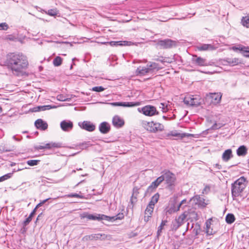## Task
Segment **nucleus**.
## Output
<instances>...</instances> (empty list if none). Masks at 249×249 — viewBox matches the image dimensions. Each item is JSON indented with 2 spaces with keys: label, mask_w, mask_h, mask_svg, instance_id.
I'll use <instances>...</instances> for the list:
<instances>
[{
  "label": "nucleus",
  "mask_w": 249,
  "mask_h": 249,
  "mask_svg": "<svg viewBox=\"0 0 249 249\" xmlns=\"http://www.w3.org/2000/svg\"><path fill=\"white\" fill-rule=\"evenodd\" d=\"M160 108L161 109L163 112H165L168 110L167 105L166 103H160Z\"/></svg>",
  "instance_id": "obj_48"
},
{
  "label": "nucleus",
  "mask_w": 249,
  "mask_h": 249,
  "mask_svg": "<svg viewBox=\"0 0 249 249\" xmlns=\"http://www.w3.org/2000/svg\"><path fill=\"white\" fill-rule=\"evenodd\" d=\"M226 221L228 224H231L235 221V217L232 213H228L227 214L226 218Z\"/></svg>",
  "instance_id": "obj_37"
},
{
  "label": "nucleus",
  "mask_w": 249,
  "mask_h": 249,
  "mask_svg": "<svg viewBox=\"0 0 249 249\" xmlns=\"http://www.w3.org/2000/svg\"><path fill=\"white\" fill-rule=\"evenodd\" d=\"M43 204V203H42L41 201L35 207V209H37V208H39V207L41 206Z\"/></svg>",
  "instance_id": "obj_64"
},
{
  "label": "nucleus",
  "mask_w": 249,
  "mask_h": 249,
  "mask_svg": "<svg viewBox=\"0 0 249 249\" xmlns=\"http://www.w3.org/2000/svg\"><path fill=\"white\" fill-rule=\"evenodd\" d=\"M191 229H193L192 232L195 236H196L199 233V232L201 230L200 225L197 223L196 224H193L191 226Z\"/></svg>",
  "instance_id": "obj_30"
},
{
  "label": "nucleus",
  "mask_w": 249,
  "mask_h": 249,
  "mask_svg": "<svg viewBox=\"0 0 249 249\" xmlns=\"http://www.w3.org/2000/svg\"><path fill=\"white\" fill-rule=\"evenodd\" d=\"M221 93H211L210 94L211 103L216 105L219 103L221 100Z\"/></svg>",
  "instance_id": "obj_21"
},
{
  "label": "nucleus",
  "mask_w": 249,
  "mask_h": 249,
  "mask_svg": "<svg viewBox=\"0 0 249 249\" xmlns=\"http://www.w3.org/2000/svg\"><path fill=\"white\" fill-rule=\"evenodd\" d=\"M80 217L81 219L86 218L89 220H105L108 221H114L117 219H122L124 218V216L122 215H121V217H117L116 216H109L101 214H96V215H93L88 213H84L80 215Z\"/></svg>",
  "instance_id": "obj_3"
},
{
  "label": "nucleus",
  "mask_w": 249,
  "mask_h": 249,
  "mask_svg": "<svg viewBox=\"0 0 249 249\" xmlns=\"http://www.w3.org/2000/svg\"><path fill=\"white\" fill-rule=\"evenodd\" d=\"M32 218L30 217V216H28L24 221L23 223V226H26L32 220Z\"/></svg>",
  "instance_id": "obj_55"
},
{
  "label": "nucleus",
  "mask_w": 249,
  "mask_h": 249,
  "mask_svg": "<svg viewBox=\"0 0 249 249\" xmlns=\"http://www.w3.org/2000/svg\"><path fill=\"white\" fill-rule=\"evenodd\" d=\"M157 45L159 46L160 49H167L175 46L176 44L175 41L170 39H165L163 40H158Z\"/></svg>",
  "instance_id": "obj_8"
},
{
  "label": "nucleus",
  "mask_w": 249,
  "mask_h": 249,
  "mask_svg": "<svg viewBox=\"0 0 249 249\" xmlns=\"http://www.w3.org/2000/svg\"><path fill=\"white\" fill-rule=\"evenodd\" d=\"M110 125L107 122H102L99 125V130L102 133L106 134L108 133L110 130Z\"/></svg>",
  "instance_id": "obj_16"
},
{
  "label": "nucleus",
  "mask_w": 249,
  "mask_h": 249,
  "mask_svg": "<svg viewBox=\"0 0 249 249\" xmlns=\"http://www.w3.org/2000/svg\"><path fill=\"white\" fill-rule=\"evenodd\" d=\"M36 209H34L33 211L30 214L29 216L30 217L32 218L33 216H34V215L35 214L36 212Z\"/></svg>",
  "instance_id": "obj_61"
},
{
  "label": "nucleus",
  "mask_w": 249,
  "mask_h": 249,
  "mask_svg": "<svg viewBox=\"0 0 249 249\" xmlns=\"http://www.w3.org/2000/svg\"><path fill=\"white\" fill-rule=\"evenodd\" d=\"M139 194V188L137 187H135L133 189L132 196H136L137 197L138 195Z\"/></svg>",
  "instance_id": "obj_54"
},
{
  "label": "nucleus",
  "mask_w": 249,
  "mask_h": 249,
  "mask_svg": "<svg viewBox=\"0 0 249 249\" xmlns=\"http://www.w3.org/2000/svg\"><path fill=\"white\" fill-rule=\"evenodd\" d=\"M138 111L147 116H153L159 114L156 107L151 105H146L142 107L138 108Z\"/></svg>",
  "instance_id": "obj_4"
},
{
  "label": "nucleus",
  "mask_w": 249,
  "mask_h": 249,
  "mask_svg": "<svg viewBox=\"0 0 249 249\" xmlns=\"http://www.w3.org/2000/svg\"><path fill=\"white\" fill-rule=\"evenodd\" d=\"M164 57H163V56H160L158 59V60L160 61V62H161L162 63H164V62L163 61V60H164Z\"/></svg>",
  "instance_id": "obj_62"
},
{
  "label": "nucleus",
  "mask_w": 249,
  "mask_h": 249,
  "mask_svg": "<svg viewBox=\"0 0 249 249\" xmlns=\"http://www.w3.org/2000/svg\"><path fill=\"white\" fill-rule=\"evenodd\" d=\"M196 49L199 51H205L214 50L215 47L211 44H201L197 46Z\"/></svg>",
  "instance_id": "obj_23"
},
{
  "label": "nucleus",
  "mask_w": 249,
  "mask_h": 249,
  "mask_svg": "<svg viewBox=\"0 0 249 249\" xmlns=\"http://www.w3.org/2000/svg\"><path fill=\"white\" fill-rule=\"evenodd\" d=\"M112 123L113 126L117 128L123 127L124 124V120L118 115L113 117Z\"/></svg>",
  "instance_id": "obj_17"
},
{
  "label": "nucleus",
  "mask_w": 249,
  "mask_h": 249,
  "mask_svg": "<svg viewBox=\"0 0 249 249\" xmlns=\"http://www.w3.org/2000/svg\"><path fill=\"white\" fill-rule=\"evenodd\" d=\"M105 89L102 86H97L93 87L91 90L96 92H101L104 91Z\"/></svg>",
  "instance_id": "obj_47"
},
{
  "label": "nucleus",
  "mask_w": 249,
  "mask_h": 249,
  "mask_svg": "<svg viewBox=\"0 0 249 249\" xmlns=\"http://www.w3.org/2000/svg\"><path fill=\"white\" fill-rule=\"evenodd\" d=\"M211 190V188L209 185H206L204 188L203 189L202 191L203 194H208Z\"/></svg>",
  "instance_id": "obj_53"
},
{
  "label": "nucleus",
  "mask_w": 249,
  "mask_h": 249,
  "mask_svg": "<svg viewBox=\"0 0 249 249\" xmlns=\"http://www.w3.org/2000/svg\"><path fill=\"white\" fill-rule=\"evenodd\" d=\"M187 217V212L185 211L176 219V224H173V229L176 230L184 223V220Z\"/></svg>",
  "instance_id": "obj_12"
},
{
  "label": "nucleus",
  "mask_w": 249,
  "mask_h": 249,
  "mask_svg": "<svg viewBox=\"0 0 249 249\" xmlns=\"http://www.w3.org/2000/svg\"><path fill=\"white\" fill-rule=\"evenodd\" d=\"M147 66L149 69H150V73H153L155 71H157L161 69V68L159 67V64L155 62H153L150 65L148 64Z\"/></svg>",
  "instance_id": "obj_31"
},
{
  "label": "nucleus",
  "mask_w": 249,
  "mask_h": 249,
  "mask_svg": "<svg viewBox=\"0 0 249 249\" xmlns=\"http://www.w3.org/2000/svg\"><path fill=\"white\" fill-rule=\"evenodd\" d=\"M68 197H76L79 198H83L84 197L82 195H80L77 193H71L67 195Z\"/></svg>",
  "instance_id": "obj_49"
},
{
  "label": "nucleus",
  "mask_w": 249,
  "mask_h": 249,
  "mask_svg": "<svg viewBox=\"0 0 249 249\" xmlns=\"http://www.w3.org/2000/svg\"><path fill=\"white\" fill-rule=\"evenodd\" d=\"M40 162V160H27V163L31 166H35V165H37Z\"/></svg>",
  "instance_id": "obj_44"
},
{
  "label": "nucleus",
  "mask_w": 249,
  "mask_h": 249,
  "mask_svg": "<svg viewBox=\"0 0 249 249\" xmlns=\"http://www.w3.org/2000/svg\"><path fill=\"white\" fill-rule=\"evenodd\" d=\"M78 125L82 129L89 132H92L96 128L95 125L90 121H84L83 122H79Z\"/></svg>",
  "instance_id": "obj_9"
},
{
  "label": "nucleus",
  "mask_w": 249,
  "mask_h": 249,
  "mask_svg": "<svg viewBox=\"0 0 249 249\" xmlns=\"http://www.w3.org/2000/svg\"><path fill=\"white\" fill-rule=\"evenodd\" d=\"M227 62L231 66H235L240 63V61L238 58H228Z\"/></svg>",
  "instance_id": "obj_38"
},
{
  "label": "nucleus",
  "mask_w": 249,
  "mask_h": 249,
  "mask_svg": "<svg viewBox=\"0 0 249 249\" xmlns=\"http://www.w3.org/2000/svg\"><path fill=\"white\" fill-rule=\"evenodd\" d=\"M247 151L246 146L241 145L236 150V154L238 156H244L247 154Z\"/></svg>",
  "instance_id": "obj_27"
},
{
  "label": "nucleus",
  "mask_w": 249,
  "mask_h": 249,
  "mask_svg": "<svg viewBox=\"0 0 249 249\" xmlns=\"http://www.w3.org/2000/svg\"><path fill=\"white\" fill-rule=\"evenodd\" d=\"M187 216H189V218L191 219V221L193 220H197L198 219V216L196 212L193 209H190L187 212Z\"/></svg>",
  "instance_id": "obj_26"
},
{
  "label": "nucleus",
  "mask_w": 249,
  "mask_h": 249,
  "mask_svg": "<svg viewBox=\"0 0 249 249\" xmlns=\"http://www.w3.org/2000/svg\"><path fill=\"white\" fill-rule=\"evenodd\" d=\"M241 22L242 25L246 27L247 28H249V16H245L243 17L241 20Z\"/></svg>",
  "instance_id": "obj_39"
},
{
  "label": "nucleus",
  "mask_w": 249,
  "mask_h": 249,
  "mask_svg": "<svg viewBox=\"0 0 249 249\" xmlns=\"http://www.w3.org/2000/svg\"><path fill=\"white\" fill-rule=\"evenodd\" d=\"M142 126L148 131L151 133L154 132V122H147L143 121L142 122Z\"/></svg>",
  "instance_id": "obj_22"
},
{
  "label": "nucleus",
  "mask_w": 249,
  "mask_h": 249,
  "mask_svg": "<svg viewBox=\"0 0 249 249\" xmlns=\"http://www.w3.org/2000/svg\"><path fill=\"white\" fill-rule=\"evenodd\" d=\"M164 126L161 124L159 123L154 122V132L156 133L158 131H162L164 130Z\"/></svg>",
  "instance_id": "obj_35"
},
{
  "label": "nucleus",
  "mask_w": 249,
  "mask_h": 249,
  "mask_svg": "<svg viewBox=\"0 0 249 249\" xmlns=\"http://www.w3.org/2000/svg\"><path fill=\"white\" fill-rule=\"evenodd\" d=\"M92 145V144L89 141L84 142L79 144L78 146L80 149H86Z\"/></svg>",
  "instance_id": "obj_36"
},
{
  "label": "nucleus",
  "mask_w": 249,
  "mask_h": 249,
  "mask_svg": "<svg viewBox=\"0 0 249 249\" xmlns=\"http://www.w3.org/2000/svg\"><path fill=\"white\" fill-rule=\"evenodd\" d=\"M193 135L191 134H186V133H178L176 131H171L170 133H168L167 135V137H169L170 136L173 137H179L181 138L185 137V136H190Z\"/></svg>",
  "instance_id": "obj_29"
},
{
  "label": "nucleus",
  "mask_w": 249,
  "mask_h": 249,
  "mask_svg": "<svg viewBox=\"0 0 249 249\" xmlns=\"http://www.w3.org/2000/svg\"><path fill=\"white\" fill-rule=\"evenodd\" d=\"M205 232L207 235H213L214 232L213 231V229L211 228V222L210 221H207L205 223Z\"/></svg>",
  "instance_id": "obj_32"
},
{
  "label": "nucleus",
  "mask_w": 249,
  "mask_h": 249,
  "mask_svg": "<svg viewBox=\"0 0 249 249\" xmlns=\"http://www.w3.org/2000/svg\"><path fill=\"white\" fill-rule=\"evenodd\" d=\"M157 182H158V183L159 184H160L162 181H164V178L162 176V175L161 176H160V177H158L157 179H156Z\"/></svg>",
  "instance_id": "obj_59"
},
{
  "label": "nucleus",
  "mask_w": 249,
  "mask_h": 249,
  "mask_svg": "<svg viewBox=\"0 0 249 249\" xmlns=\"http://www.w3.org/2000/svg\"><path fill=\"white\" fill-rule=\"evenodd\" d=\"M110 104L113 106H122L124 107H133L140 105L139 102H113Z\"/></svg>",
  "instance_id": "obj_14"
},
{
  "label": "nucleus",
  "mask_w": 249,
  "mask_h": 249,
  "mask_svg": "<svg viewBox=\"0 0 249 249\" xmlns=\"http://www.w3.org/2000/svg\"><path fill=\"white\" fill-rule=\"evenodd\" d=\"M172 58H173V62L175 61H178L179 60L181 59V57L178 54H174L172 56Z\"/></svg>",
  "instance_id": "obj_56"
},
{
  "label": "nucleus",
  "mask_w": 249,
  "mask_h": 249,
  "mask_svg": "<svg viewBox=\"0 0 249 249\" xmlns=\"http://www.w3.org/2000/svg\"><path fill=\"white\" fill-rule=\"evenodd\" d=\"M137 197H136V196H134L132 195L131 199H130V201H131V204H134L135 202H137Z\"/></svg>",
  "instance_id": "obj_58"
},
{
  "label": "nucleus",
  "mask_w": 249,
  "mask_h": 249,
  "mask_svg": "<svg viewBox=\"0 0 249 249\" xmlns=\"http://www.w3.org/2000/svg\"><path fill=\"white\" fill-rule=\"evenodd\" d=\"M164 60H163V61L164 62V63H171L173 62V58H172V56L171 57H164Z\"/></svg>",
  "instance_id": "obj_52"
},
{
  "label": "nucleus",
  "mask_w": 249,
  "mask_h": 249,
  "mask_svg": "<svg viewBox=\"0 0 249 249\" xmlns=\"http://www.w3.org/2000/svg\"><path fill=\"white\" fill-rule=\"evenodd\" d=\"M167 222V220H162V221L160 223V225L159 227V228H160V230H162L164 226L166 225Z\"/></svg>",
  "instance_id": "obj_57"
},
{
  "label": "nucleus",
  "mask_w": 249,
  "mask_h": 249,
  "mask_svg": "<svg viewBox=\"0 0 249 249\" xmlns=\"http://www.w3.org/2000/svg\"><path fill=\"white\" fill-rule=\"evenodd\" d=\"M5 65L13 73L19 75L25 71L29 65L27 57L21 53H12L7 54L5 61Z\"/></svg>",
  "instance_id": "obj_1"
},
{
  "label": "nucleus",
  "mask_w": 249,
  "mask_h": 249,
  "mask_svg": "<svg viewBox=\"0 0 249 249\" xmlns=\"http://www.w3.org/2000/svg\"><path fill=\"white\" fill-rule=\"evenodd\" d=\"M200 100V98L198 96L187 95L184 97L183 102L186 105L197 107L201 103Z\"/></svg>",
  "instance_id": "obj_5"
},
{
  "label": "nucleus",
  "mask_w": 249,
  "mask_h": 249,
  "mask_svg": "<svg viewBox=\"0 0 249 249\" xmlns=\"http://www.w3.org/2000/svg\"><path fill=\"white\" fill-rule=\"evenodd\" d=\"M8 28L9 26L6 22L0 23V30L6 31Z\"/></svg>",
  "instance_id": "obj_50"
},
{
  "label": "nucleus",
  "mask_w": 249,
  "mask_h": 249,
  "mask_svg": "<svg viewBox=\"0 0 249 249\" xmlns=\"http://www.w3.org/2000/svg\"><path fill=\"white\" fill-rule=\"evenodd\" d=\"M62 62V58L60 56L56 57L53 60V64L54 66L58 67L61 65Z\"/></svg>",
  "instance_id": "obj_40"
},
{
  "label": "nucleus",
  "mask_w": 249,
  "mask_h": 249,
  "mask_svg": "<svg viewBox=\"0 0 249 249\" xmlns=\"http://www.w3.org/2000/svg\"><path fill=\"white\" fill-rule=\"evenodd\" d=\"M154 208V206H152L148 204L145 210V215L148 214H152V213H153V212Z\"/></svg>",
  "instance_id": "obj_41"
},
{
  "label": "nucleus",
  "mask_w": 249,
  "mask_h": 249,
  "mask_svg": "<svg viewBox=\"0 0 249 249\" xmlns=\"http://www.w3.org/2000/svg\"><path fill=\"white\" fill-rule=\"evenodd\" d=\"M35 125L37 129L41 130H46L48 126L47 122L41 119L36 120L35 122Z\"/></svg>",
  "instance_id": "obj_20"
},
{
  "label": "nucleus",
  "mask_w": 249,
  "mask_h": 249,
  "mask_svg": "<svg viewBox=\"0 0 249 249\" xmlns=\"http://www.w3.org/2000/svg\"><path fill=\"white\" fill-rule=\"evenodd\" d=\"M156 188L152 187L150 185L148 187L146 191L145 192V196L150 195L151 193H152Z\"/></svg>",
  "instance_id": "obj_45"
},
{
  "label": "nucleus",
  "mask_w": 249,
  "mask_h": 249,
  "mask_svg": "<svg viewBox=\"0 0 249 249\" xmlns=\"http://www.w3.org/2000/svg\"><path fill=\"white\" fill-rule=\"evenodd\" d=\"M193 201L196 205H197L200 208H204L207 205L208 203L205 202V199L200 195H196L192 197L190 201Z\"/></svg>",
  "instance_id": "obj_11"
},
{
  "label": "nucleus",
  "mask_w": 249,
  "mask_h": 249,
  "mask_svg": "<svg viewBox=\"0 0 249 249\" xmlns=\"http://www.w3.org/2000/svg\"><path fill=\"white\" fill-rule=\"evenodd\" d=\"M190 201H187L186 199H184L182 200L179 204H178V206H179V208L183 209L185 207H186Z\"/></svg>",
  "instance_id": "obj_42"
},
{
  "label": "nucleus",
  "mask_w": 249,
  "mask_h": 249,
  "mask_svg": "<svg viewBox=\"0 0 249 249\" xmlns=\"http://www.w3.org/2000/svg\"><path fill=\"white\" fill-rule=\"evenodd\" d=\"M162 176L164 178V180L168 186H171L174 185L176 180L175 175L169 170H165L162 172Z\"/></svg>",
  "instance_id": "obj_7"
},
{
  "label": "nucleus",
  "mask_w": 249,
  "mask_h": 249,
  "mask_svg": "<svg viewBox=\"0 0 249 249\" xmlns=\"http://www.w3.org/2000/svg\"><path fill=\"white\" fill-rule=\"evenodd\" d=\"M65 146L61 142H50L47 143H44L43 145H40L35 146V149L39 150L44 149H52L53 148L65 147Z\"/></svg>",
  "instance_id": "obj_6"
},
{
  "label": "nucleus",
  "mask_w": 249,
  "mask_h": 249,
  "mask_svg": "<svg viewBox=\"0 0 249 249\" xmlns=\"http://www.w3.org/2000/svg\"><path fill=\"white\" fill-rule=\"evenodd\" d=\"M232 48L233 50L241 51L245 56L249 57V48L239 46V47H233Z\"/></svg>",
  "instance_id": "obj_28"
},
{
  "label": "nucleus",
  "mask_w": 249,
  "mask_h": 249,
  "mask_svg": "<svg viewBox=\"0 0 249 249\" xmlns=\"http://www.w3.org/2000/svg\"><path fill=\"white\" fill-rule=\"evenodd\" d=\"M56 107L53 106H52L51 105H45L42 106H38L37 107L35 108V111H45L47 110H49L52 108H55Z\"/></svg>",
  "instance_id": "obj_33"
},
{
  "label": "nucleus",
  "mask_w": 249,
  "mask_h": 249,
  "mask_svg": "<svg viewBox=\"0 0 249 249\" xmlns=\"http://www.w3.org/2000/svg\"><path fill=\"white\" fill-rule=\"evenodd\" d=\"M179 209V206L178 204L176 205V202H174L171 204L170 206L165 209V212L167 214H171L177 212Z\"/></svg>",
  "instance_id": "obj_19"
},
{
  "label": "nucleus",
  "mask_w": 249,
  "mask_h": 249,
  "mask_svg": "<svg viewBox=\"0 0 249 249\" xmlns=\"http://www.w3.org/2000/svg\"><path fill=\"white\" fill-rule=\"evenodd\" d=\"M13 173L6 174L0 177V182L7 180L12 177Z\"/></svg>",
  "instance_id": "obj_43"
},
{
  "label": "nucleus",
  "mask_w": 249,
  "mask_h": 249,
  "mask_svg": "<svg viewBox=\"0 0 249 249\" xmlns=\"http://www.w3.org/2000/svg\"><path fill=\"white\" fill-rule=\"evenodd\" d=\"M106 44H109L111 46H131L134 44L131 41H110L106 42Z\"/></svg>",
  "instance_id": "obj_18"
},
{
  "label": "nucleus",
  "mask_w": 249,
  "mask_h": 249,
  "mask_svg": "<svg viewBox=\"0 0 249 249\" xmlns=\"http://www.w3.org/2000/svg\"><path fill=\"white\" fill-rule=\"evenodd\" d=\"M232 157L233 155L231 149L226 150L222 155V159L225 162L228 161Z\"/></svg>",
  "instance_id": "obj_24"
},
{
  "label": "nucleus",
  "mask_w": 249,
  "mask_h": 249,
  "mask_svg": "<svg viewBox=\"0 0 249 249\" xmlns=\"http://www.w3.org/2000/svg\"><path fill=\"white\" fill-rule=\"evenodd\" d=\"M160 198V195L158 193L155 194L151 198V200L150 201L148 204L151 206H155V204H156Z\"/></svg>",
  "instance_id": "obj_34"
},
{
  "label": "nucleus",
  "mask_w": 249,
  "mask_h": 249,
  "mask_svg": "<svg viewBox=\"0 0 249 249\" xmlns=\"http://www.w3.org/2000/svg\"><path fill=\"white\" fill-rule=\"evenodd\" d=\"M192 62L196 65L199 66H207L210 65L206 59L193 55L192 58Z\"/></svg>",
  "instance_id": "obj_10"
},
{
  "label": "nucleus",
  "mask_w": 249,
  "mask_h": 249,
  "mask_svg": "<svg viewBox=\"0 0 249 249\" xmlns=\"http://www.w3.org/2000/svg\"><path fill=\"white\" fill-rule=\"evenodd\" d=\"M108 237H110V235H108L105 233H96L86 236L84 237V239H86L87 240H104L107 239Z\"/></svg>",
  "instance_id": "obj_13"
},
{
  "label": "nucleus",
  "mask_w": 249,
  "mask_h": 249,
  "mask_svg": "<svg viewBox=\"0 0 249 249\" xmlns=\"http://www.w3.org/2000/svg\"><path fill=\"white\" fill-rule=\"evenodd\" d=\"M214 166L217 169H220L221 168V165L218 163L214 164Z\"/></svg>",
  "instance_id": "obj_63"
},
{
  "label": "nucleus",
  "mask_w": 249,
  "mask_h": 249,
  "mask_svg": "<svg viewBox=\"0 0 249 249\" xmlns=\"http://www.w3.org/2000/svg\"><path fill=\"white\" fill-rule=\"evenodd\" d=\"M151 215H152V214H150L145 215V214L144 213V221L145 222H148L149 220V218H150L151 217Z\"/></svg>",
  "instance_id": "obj_60"
},
{
  "label": "nucleus",
  "mask_w": 249,
  "mask_h": 249,
  "mask_svg": "<svg viewBox=\"0 0 249 249\" xmlns=\"http://www.w3.org/2000/svg\"><path fill=\"white\" fill-rule=\"evenodd\" d=\"M149 70L147 65L146 67L140 66L137 69L136 73L137 75H144L147 73H150Z\"/></svg>",
  "instance_id": "obj_25"
},
{
  "label": "nucleus",
  "mask_w": 249,
  "mask_h": 249,
  "mask_svg": "<svg viewBox=\"0 0 249 249\" xmlns=\"http://www.w3.org/2000/svg\"><path fill=\"white\" fill-rule=\"evenodd\" d=\"M247 183L246 178L242 176L231 184V193L233 200H236L239 196H242V193L246 188Z\"/></svg>",
  "instance_id": "obj_2"
},
{
  "label": "nucleus",
  "mask_w": 249,
  "mask_h": 249,
  "mask_svg": "<svg viewBox=\"0 0 249 249\" xmlns=\"http://www.w3.org/2000/svg\"><path fill=\"white\" fill-rule=\"evenodd\" d=\"M62 130L65 132H69L73 128V123L70 120H63L60 124Z\"/></svg>",
  "instance_id": "obj_15"
},
{
  "label": "nucleus",
  "mask_w": 249,
  "mask_h": 249,
  "mask_svg": "<svg viewBox=\"0 0 249 249\" xmlns=\"http://www.w3.org/2000/svg\"><path fill=\"white\" fill-rule=\"evenodd\" d=\"M46 13L48 15L50 16H54L57 15V14H58V11H57L56 9H52L49 10L48 12Z\"/></svg>",
  "instance_id": "obj_46"
},
{
  "label": "nucleus",
  "mask_w": 249,
  "mask_h": 249,
  "mask_svg": "<svg viewBox=\"0 0 249 249\" xmlns=\"http://www.w3.org/2000/svg\"><path fill=\"white\" fill-rule=\"evenodd\" d=\"M57 99L60 101H66L68 100V99L62 94L57 95Z\"/></svg>",
  "instance_id": "obj_51"
}]
</instances>
